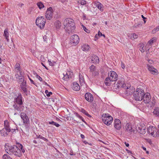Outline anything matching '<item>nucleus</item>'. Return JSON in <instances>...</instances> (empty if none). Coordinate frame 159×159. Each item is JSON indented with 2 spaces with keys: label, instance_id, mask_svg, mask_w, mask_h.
Segmentation results:
<instances>
[{
  "label": "nucleus",
  "instance_id": "nucleus-63",
  "mask_svg": "<svg viewBox=\"0 0 159 159\" xmlns=\"http://www.w3.org/2000/svg\"><path fill=\"white\" fill-rule=\"evenodd\" d=\"M148 62L151 64H152L153 62L152 60H150V59L148 60Z\"/></svg>",
  "mask_w": 159,
  "mask_h": 159
},
{
  "label": "nucleus",
  "instance_id": "nucleus-23",
  "mask_svg": "<svg viewBox=\"0 0 159 159\" xmlns=\"http://www.w3.org/2000/svg\"><path fill=\"white\" fill-rule=\"evenodd\" d=\"M91 60L93 63H98L99 62L98 57L96 55H94L92 57Z\"/></svg>",
  "mask_w": 159,
  "mask_h": 159
},
{
  "label": "nucleus",
  "instance_id": "nucleus-39",
  "mask_svg": "<svg viewBox=\"0 0 159 159\" xmlns=\"http://www.w3.org/2000/svg\"><path fill=\"white\" fill-rule=\"evenodd\" d=\"M18 79V80H17V81L19 84L21 82L23 81L24 80H25L24 77H19Z\"/></svg>",
  "mask_w": 159,
  "mask_h": 159
},
{
  "label": "nucleus",
  "instance_id": "nucleus-55",
  "mask_svg": "<svg viewBox=\"0 0 159 159\" xmlns=\"http://www.w3.org/2000/svg\"><path fill=\"white\" fill-rule=\"evenodd\" d=\"M52 94V92H48V93H47V96L48 97H50L51 95Z\"/></svg>",
  "mask_w": 159,
  "mask_h": 159
},
{
  "label": "nucleus",
  "instance_id": "nucleus-51",
  "mask_svg": "<svg viewBox=\"0 0 159 159\" xmlns=\"http://www.w3.org/2000/svg\"><path fill=\"white\" fill-rule=\"evenodd\" d=\"M28 77L31 83L36 85L35 83L33 80L29 77V75H28Z\"/></svg>",
  "mask_w": 159,
  "mask_h": 159
},
{
  "label": "nucleus",
  "instance_id": "nucleus-10",
  "mask_svg": "<svg viewBox=\"0 0 159 159\" xmlns=\"http://www.w3.org/2000/svg\"><path fill=\"white\" fill-rule=\"evenodd\" d=\"M117 75L115 71H111L110 73H109L108 77L113 82H115L117 80Z\"/></svg>",
  "mask_w": 159,
  "mask_h": 159
},
{
  "label": "nucleus",
  "instance_id": "nucleus-25",
  "mask_svg": "<svg viewBox=\"0 0 159 159\" xmlns=\"http://www.w3.org/2000/svg\"><path fill=\"white\" fill-rule=\"evenodd\" d=\"M3 36L5 37V38L7 42L9 41V33L8 31V29L6 28L4 32Z\"/></svg>",
  "mask_w": 159,
  "mask_h": 159
},
{
  "label": "nucleus",
  "instance_id": "nucleus-42",
  "mask_svg": "<svg viewBox=\"0 0 159 159\" xmlns=\"http://www.w3.org/2000/svg\"><path fill=\"white\" fill-rule=\"evenodd\" d=\"M82 28L83 30L87 33H89L90 32V31L88 30L86 27L84 25H82Z\"/></svg>",
  "mask_w": 159,
  "mask_h": 159
},
{
  "label": "nucleus",
  "instance_id": "nucleus-17",
  "mask_svg": "<svg viewBox=\"0 0 159 159\" xmlns=\"http://www.w3.org/2000/svg\"><path fill=\"white\" fill-rule=\"evenodd\" d=\"M114 121V127L116 129H120L121 128V125L120 120L118 119H115Z\"/></svg>",
  "mask_w": 159,
  "mask_h": 159
},
{
  "label": "nucleus",
  "instance_id": "nucleus-53",
  "mask_svg": "<svg viewBox=\"0 0 159 159\" xmlns=\"http://www.w3.org/2000/svg\"><path fill=\"white\" fill-rule=\"evenodd\" d=\"M132 35H133V37L134 39H136L138 37V35H136L135 33H133L132 34Z\"/></svg>",
  "mask_w": 159,
  "mask_h": 159
},
{
  "label": "nucleus",
  "instance_id": "nucleus-8",
  "mask_svg": "<svg viewBox=\"0 0 159 159\" xmlns=\"http://www.w3.org/2000/svg\"><path fill=\"white\" fill-rule=\"evenodd\" d=\"M15 110L19 111H23L25 109L23 103L20 104H14L13 106Z\"/></svg>",
  "mask_w": 159,
  "mask_h": 159
},
{
  "label": "nucleus",
  "instance_id": "nucleus-26",
  "mask_svg": "<svg viewBox=\"0 0 159 159\" xmlns=\"http://www.w3.org/2000/svg\"><path fill=\"white\" fill-rule=\"evenodd\" d=\"M152 126H150L149 128H148V134H151L154 137L155 135L154 134V130H152Z\"/></svg>",
  "mask_w": 159,
  "mask_h": 159
},
{
  "label": "nucleus",
  "instance_id": "nucleus-5",
  "mask_svg": "<svg viewBox=\"0 0 159 159\" xmlns=\"http://www.w3.org/2000/svg\"><path fill=\"white\" fill-rule=\"evenodd\" d=\"M46 20L43 16L38 17L36 20V24L41 29H43L46 23Z\"/></svg>",
  "mask_w": 159,
  "mask_h": 159
},
{
  "label": "nucleus",
  "instance_id": "nucleus-62",
  "mask_svg": "<svg viewBox=\"0 0 159 159\" xmlns=\"http://www.w3.org/2000/svg\"><path fill=\"white\" fill-rule=\"evenodd\" d=\"M15 76L16 77V79L17 80L18 78H19V77L18 73H16V74L15 75Z\"/></svg>",
  "mask_w": 159,
  "mask_h": 159
},
{
  "label": "nucleus",
  "instance_id": "nucleus-40",
  "mask_svg": "<svg viewBox=\"0 0 159 159\" xmlns=\"http://www.w3.org/2000/svg\"><path fill=\"white\" fill-rule=\"evenodd\" d=\"M15 71L17 73H18L22 71V70L21 69L20 67L18 68H15Z\"/></svg>",
  "mask_w": 159,
  "mask_h": 159
},
{
  "label": "nucleus",
  "instance_id": "nucleus-59",
  "mask_svg": "<svg viewBox=\"0 0 159 159\" xmlns=\"http://www.w3.org/2000/svg\"><path fill=\"white\" fill-rule=\"evenodd\" d=\"M125 150L126 151H127V152L128 153H131L132 154H133L132 152V151H131L129 150L128 149H125Z\"/></svg>",
  "mask_w": 159,
  "mask_h": 159
},
{
  "label": "nucleus",
  "instance_id": "nucleus-50",
  "mask_svg": "<svg viewBox=\"0 0 159 159\" xmlns=\"http://www.w3.org/2000/svg\"><path fill=\"white\" fill-rule=\"evenodd\" d=\"M95 68V66H94L93 65H92L90 67V71H91V72L93 71L94 70Z\"/></svg>",
  "mask_w": 159,
  "mask_h": 159
},
{
  "label": "nucleus",
  "instance_id": "nucleus-43",
  "mask_svg": "<svg viewBox=\"0 0 159 159\" xmlns=\"http://www.w3.org/2000/svg\"><path fill=\"white\" fill-rule=\"evenodd\" d=\"M144 46L143 45H141L140 48V50L142 52H143L145 51L144 49Z\"/></svg>",
  "mask_w": 159,
  "mask_h": 159
},
{
  "label": "nucleus",
  "instance_id": "nucleus-32",
  "mask_svg": "<svg viewBox=\"0 0 159 159\" xmlns=\"http://www.w3.org/2000/svg\"><path fill=\"white\" fill-rule=\"evenodd\" d=\"M80 111L89 117H91V116L88 113V112L84 109H82Z\"/></svg>",
  "mask_w": 159,
  "mask_h": 159
},
{
  "label": "nucleus",
  "instance_id": "nucleus-47",
  "mask_svg": "<svg viewBox=\"0 0 159 159\" xmlns=\"http://www.w3.org/2000/svg\"><path fill=\"white\" fill-rule=\"evenodd\" d=\"M26 87H20L22 89V90H23V91L25 93H27V90L26 88Z\"/></svg>",
  "mask_w": 159,
  "mask_h": 159
},
{
  "label": "nucleus",
  "instance_id": "nucleus-22",
  "mask_svg": "<svg viewBox=\"0 0 159 159\" xmlns=\"http://www.w3.org/2000/svg\"><path fill=\"white\" fill-rule=\"evenodd\" d=\"M112 82H113L108 77L106 78L104 80L105 84L107 86H110Z\"/></svg>",
  "mask_w": 159,
  "mask_h": 159
},
{
  "label": "nucleus",
  "instance_id": "nucleus-31",
  "mask_svg": "<svg viewBox=\"0 0 159 159\" xmlns=\"http://www.w3.org/2000/svg\"><path fill=\"white\" fill-rule=\"evenodd\" d=\"M55 25L57 29H59L61 26V22L59 20H57L55 22Z\"/></svg>",
  "mask_w": 159,
  "mask_h": 159
},
{
  "label": "nucleus",
  "instance_id": "nucleus-18",
  "mask_svg": "<svg viewBox=\"0 0 159 159\" xmlns=\"http://www.w3.org/2000/svg\"><path fill=\"white\" fill-rule=\"evenodd\" d=\"M118 85L120 86V88H125L126 87V84L125 83V80L123 78L119 79L117 83Z\"/></svg>",
  "mask_w": 159,
  "mask_h": 159
},
{
  "label": "nucleus",
  "instance_id": "nucleus-27",
  "mask_svg": "<svg viewBox=\"0 0 159 159\" xmlns=\"http://www.w3.org/2000/svg\"><path fill=\"white\" fill-rule=\"evenodd\" d=\"M16 144H17V145L18 146V148L20 150L21 153H22V152L23 153H24L25 152V149L24 148L23 146L19 143H16Z\"/></svg>",
  "mask_w": 159,
  "mask_h": 159
},
{
  "label": "nucleus",
  "instance_id": "nucleus-6",
  "mask_svg": "<svg viewBox=\"0 0 159 159\" xmlns=\"http://www.w3.org/2000/svg\"><path fill=\"white\" fill-rule=\"evenodd\" d=\"M136 129L137 131L141 134H144L146 132V127L144 124H140L137 125Z\"/></svg>",
  "mask_w": 159,
  "mask_h": 159
},
{
  "label": "nucleus",
  "instance_id": "nucleus-41",
  "mask_svg": "<svg viewBox=\"0 0 159 159\" xmlns=\"http://www.w3.org/2000/svg\"><path fill=\"white\" fill-rule=\"evenodd\" d=\"M48 61L49 62V64L50 66H54L56 63V62L55 61L52 62L49 60H48Z\"/></svg>",
  "mask_w": 159,
  "mask_h": 159
},
{
  "label": "nucleus",
  "instance_id": "nucleus-46",
  "mask_svg": "<svg viewBox=\"0 0 159 159\" xmlns=\"http://www.w3.org/2000/svg\"><path fill=\"white\" fill-rule=\"evenodd\" d=\"M40 139H42L43 140H44V141L48 142V140L46 138H44V137L42 136L41 135Z\"/></svg>",
  "mask_w": 159,
  "mask_h": 159
},
{
  "label": "nucleus",
  "instance_id": "nucleus-58",
  "mask_svg": "<svg viewBox=\"0 0 159 159\" xmlns=\"http://www.w3.org/2000/svg\"><path fill=\"white\" fill-rule=\"evenodd\" d=\"M61 2L62 3H65L68 2V0H61Z\"/></svg>",
  "mask_w": 159,
  "mask_h": 159
},
{
  "label": "nucleus",
  "instance_id": "nucleus-35",
  "mask_svg": "<svg viewBox=\"0 0 159 159\" xmlns=\"http://www.w3.org/2000/svg\"><path fill=\"white\" fill-rule=\"evenodd\" d=\"M156 41V40L155 39L153 38L152 39H151L150 40H149L148 42V44H149V45H151L152 44L155 42Z\"/></svg>",
  "mask_w": 159,
  "mask_h": 159
},
{
  "label": "nucleus",
  "instance_id": "nucleus-15",
  "mask_svg": "<svg viewBox=\"0 0 159 159\" xmlns=\"http://www.w3.org/2000/svg\"><path fill=\"white\" fill-rule=\"evenodd\" d=\"M84 96L85 99L89 102H91L93 101V97L91 93H87L85 94Z\"/></svg>",
  "mask_w": 159,
  "mask_h": 159
},
{
  "label": "nucleus",
  "instance_id": "nucleus-45",
  "mask_svg": "<svg viewBox=\"0 0 159 159\" xmlns=\"http://www.w3.org/2000/svg\"><path fill=\"white\" fill-rule=\"evenodd\" d=\"M64 75V77L63 78V79H64V80H65L66 78H69V75L67 74L66 73L65 75L64 74H63Z\"/></svg>",
  "mask_w": 159,
  "mask_h": 159
},
{
  "label": "nucleus",
  "instance_id": "nucleus-4",
  "mask_svg": "<svg viewBox=\"0 0 159 159\" xmlns=\"http://www.w3.org/2000/svg\"><path fill=\"white\" fill-rule=\"evenodd\" d=\"M102 119L103 122L107 125H110L113 120V118L108 113L103 114L102 116Z\"/></svg>",
  "mask_w": 159,
  "mask_h": 159
},
{
  "label": "nucleus",
  "instance_id": "nucleus-12",
  "mask_svg": "<svg viewBox=\"0 0 159 159\" xmlns=\"http://www.w3.org/2000/svg\"><path fill=\"white\" fill-rule=\"evenodd\" d=\"M20 117L23 120L24 123L26 124L29 123L30 120L28 117L25 113L23 112H21Z\"/></svg>",
  "mask_w": 159,
  "mask_h": 159
},
{
  "label": "nucleus",
  "instance_id": "nucleus-16",
  "mask_svg": "<svg viewBox=\"0 0 159 159\" xmlns=\"http://www.w3.org/2000/svg\"><path fill=\"white\" fill-rule=\"evenodd\" d=\"M111 88L113 91L117 93L119 92L120 89L121 88L120 86L118 85V84H116V82H115L114 84L112 85Z\"/></svg>",
  "mask_w": 159,
  "mask_h": 159
},
{
  "label": "nucleus",
  "instance_id": "nucleus-3",
  "mask_svg": "<svg viewBox=\"0 0 159 159\" xmlns=\"http://www.w3.org/2000/svg\"><path fill=\"white\" fill-rule=\"evenodd\" d=\"M144 92L141 89H137L136 91L134 93V98L137 101H140L142 100Z\"/></svg>",
  "mask_w": 159,
  "mask_h": 159
},
{
  "label": "nucleus",
  "instance_id": "nucleus-2",
  "mask_svg": "<svg viewBox=\"0 0 159 159\" xmlns=\"http://www.w3.org/2000/svg\"><path fill=\"white\" fill-rule=\"evenodd\" d=\"M63 24L65 29L69 34L74 31L75 27L73 20L70 18H67L64 20Z\"/></svg>",
  "mask_w": 159,
  "mask_h": 159
},
{
  "label": "nucleus",
  "instance_id": "nucleus-52",
  "mask_svg": "<svg viewBox=\"0 0 159 159\" xmlns=\"http://www.w3.org/2000/svg\"><path fill=\"white\" fill-rule=\"evenodd\" d=\"M86 2L85 1L82 0L81 1L80 4L82 5H84L86 4Z\"/></svg>",
  "mask_w": 159,
  "mask_h": 159
},
{
  "label": "nucleus",
  "instance_id": "nucleus-61",
  "mask_svg": "<svg viewBox=\"0 0 159 159\" xmlns=\"http://www.w3.org/2000/svg\"><path fill=\"white\" fill-rule=\"evenodd\" d=\"M121 67L123 69L125 68V64L123 63L122 62H121Z\"/></svg>",
  "mask_w": 159,
  "mask_h": 159
},
{
  "label": "nucleus",
  "instance_id": "nucleus-19",
  "mask_svg": "<svg viewBox=\"0 0 159 159\" xmlns=\"http://www.w3.org/2000/svg\"><path fill=\"white\" fill-rule=\"evenodd\" d=\"M125 129L127 132L129 133H131L132 131H134L132 129L131 125L129 123L126 124L125 126Z\"/></svg>",
  "mask_w": 159,
  "mask_h": 159
},
{
  "label": "nucleus",
  "instance_id": "nucleus-48",
  "mask_svg": "<svg viewBox=\"0 0 159 159\" xmlns=\"http://www.w3.org/2000/svg\"><path fill=\"white\" fill-rule=\"evenodd\" d=\"M19 77H24V73L23 72H22V71H21V72H19Z\"/></svg>",
  "mask_w": 159,
  "mask_h": 159
},
{
  "label": "nucleus",
  "instance_id": "nucleus-7",
  "mask_svg": "<svg viewBox=\"0 0 159 159\" xmlns=\"http://www.w3.org/2000/svg\"><path fill=\"white\" fill-rule=\"evenodd\" d=\"M80 39L76 34H75L71 37L70 42L73 43L72 45H76L79 43Z\"/></svg>",
  "mask_w": 159,
  "mask_h": 159
},
{
  "label": "nucleus",
  "instance_id": "nucleus-29",
  "mask_svg": "<svg viewBox=\"0 0 159 159\" xmlns=\"http://www.w3.org/2000/svg\"><path fill=\"white\" fill-rule=\"evenodd\" d=\"M153 113L156 116L159 117V108L156 107L154 109Z\"/></svg>",
  "mask_w": 159,
  "mask_h": 159
},
{
  "label": "nucleus",
  "instance_id": "nucleus-38",
  "mask_svg": "<svg viewBox=\"0 0 159 159\" xmlns=\"http://www.w3.org/2000/svg\"><path fill=\"white\" fill-rule=\"evenodd\" d=\"M142 25V24L141 23H136L134 24V27L135 28H138V27H140V26H141Z\"/></svg>",
  "mask_w": 159,
  "mask_h": 159
},
{
  "label": "nucleus",
  "instance_id": "nucleus-28",
  "mask_svg": "<svg viewBox=\"0 0 159 159\" xmlns=\"http://www.w3.org/2000/svg\"><path fill=\"white\" fill-rule=\"evenodd\" d=\"M0 132L2 136H5L8 135V132H7V130L5 129H2L0 131Z\"/></svg>",
  "mask_w": 159,
  "mask_h": 159
},
{
  "label": "nucleus",
  "instance_id": "nucleus-64",
  "mask_svg": "<svg viewBox=\"0 0 159 159\" xmlns=\"http://www.w3.org/2000/svg\"><path fill=\"white\" fill-rule=\"evenodd\" d=\"M43 39H44V41H45V42H46L47 40V37L46 36H45L44 37H43Z\"/></svg>",
  "mask_w": 159,
  "mask_h": 159
},
{
  "label": "nucleus",
  "instance_id": "nucleus-44",
  "mask_svg": "<svg viewBox=\"0 0 159 159\" xmlns=\"http://www.w3.org/2000/svg\"><path fill=\"white\" fill-rule=\"evenodd\" d=\"M36 76L37 77V78H38L40 81H42L43 80H42V78L39 75L37 74L36 73Z\"/></svg>",
  "mask_w": 159,
  "mask_h": 159
},
{
  "label": "nucleus",
  "instance_id": "nucleus-21",
  "mask_svg": "<svg viewBox=\"0 0 159 159\" xmlns=\"http://www.w3.org/2000/svg\"><path fill=\"white\" fill-rule=\"evenodd\" d=\"M4 129L7 130V132L8 133L10 132L11 130V129L10 128L9 125V122L7 121H5L4 123Z\"/></svg>",
  "mask_w": 159,
  "mask_h": 159
},
{
  "label": "nucleus",
  "instance_id": "nucleus-57",
  "mask_svg": "<svg viewBox=\"0 0 159 159\" xmlns=\"http://www.w3.org/2000/svg\"><path fill=\"white\" fill-rule=\"evenodd\" d=\"M102 34L101 32L99 31H98V36H99V37H100L102 36Z\"/></svg>",
  "mask_w": 159,
  "mask_h": 159
},
{
  "label": "nucleus",
  "instance_id": "nucleus-30",
  "mask_svg": "<svg viewBox=\"0 0 159 159\" xmlns=\"http://www.w3.org/2000/svg\"><path fill=\"white\" fill-rule=\"evenodd\" d=\"M90 48L89 46L86 44L82 46V49L84 51H88Z\"/></svg>",
  "mask_w": 159,
  "mask_h": 159
},
{
  "label": "nucleus",
  "instance_id": "nucleus-14",
  "mask_svg": "<svg viewBox=\"0 0 159 159\" xmlns=\"http://www.w3.org/2000/svg\"><path fill=\"white\" fill-rule=\"evenodd\" d=\"M14 104H20L23 103L22 101V98L20 93L18 94L17 97L14 98Z\"/></svg>",
  "mask_w": 159,
  "mask_h": 159
},
{
  "label": "nucleus",
  "instance_id": "nucleus-33",
  "mask_svg": "<svg viewBox=\"0 0 159 159\" xmlns=\"http://www.w3.org/2000/svg\"><path fill=\"white\" fill-rule=\"evenodd\" d=\"M39 8L40 9H41L44 7V5L41 2H38L37 4Z\"/></svg>",
  "mask_w": 159,
  "mask_h": 159
},
{
  "label": "nucleus",
  "instance_id": "nucleus-60",
  "mask_svg": "<svg viewBox=\"0 0 159 159\" xmlns=\"http://www.w3.org/2000/svg\"><path fill=\"white\" fill-rule=\"evenodd\" d=\"M75 114L77 117H78L79 118H80V117L81 116L77 112L75 113Z\"/></svg>",
  "mask_w": 159,
  "mask_h": 159
},
{
  "label": "nucleus",
  "instance_id": "nucleus-49",
  "mask_svg": "<svg viewBox=\"0 0 159 159\" xmlns=\"http://www.w3.org/2000/svg\"><path fill=\"white\" fill-rule=\"evenodd\" d=\"M79 81L80 83H83L84 81L83 77H80V75L79 77Z\"/></svg>",
  "mask_w": 159,
  "mask_h": 159
},
{
  "label": "nucleus",
  "instance_id": "nucleus-56",
  "mask_svg": "<svg viewBox=\"0 0 159 159\" xmlns=\"http://www.w3.org/2000/svg\"><path fill=\"white\" fill-rule=\"evenodd\" d=\"M19 67H20V64L19 63H17L15 66V68H18Z\"/></svg>",
  "mask_w": 159,
  "mask_h": 159
},
{
  "label": "nucleus",
  "instance_id": "nucleus-11",
  "mask_svg": "<svg viewBox=\"0 0 159 159\" xmlns=\"http://www.w3.org/2000/svg\"><path fill=\"white\" fill-rule=\"evenodd\" d=\"M151 98L150 94L149 93H144L142 100L145 103H148L150 101Z\"/></svg>",
  "mask_w": 159,
  "mask_h": 159
},
{
  "label": "nucleus",
  "instance_id": "nucleus-20",
  "mask_svg": "<svg viewBox=\"0 0 159 159\" xmlns=\"http://www.w3.org/2000/svg\"><path fill=\"white\" fill-rule=\"evenodd\" d=\"M72 89L75 91H78L80 89V87L79 84L76 82L73 83L72 86Z\"/></svg>",
  "mask_w": 159,
  "mask_h": 159
},
{
  "label": "nucleus",
  "instance_id": "nucleus-37",
  "mask_svg": "<svg viewBox=\"0 0 159 159\" xmlns=\"http://www.w3.org/2000/svg\"><path fill=\"white\" fill-rule=\"evenodd\" d=\"M3 159H12L9 155L7 154H4L3 156Z\"/></svg>",
  "mask_w": 159,
  "mask_h": 159
},
{
  "label": "nucleus",
  "instance_id": "nucleus-54",
  "mask_svg": "<svg viewBox=\"0 0 159 159\" xmlns=\"http://www.w3.org/2000/svg\"><path fill=\"white\" fill-rule=\"evenodd\" d=\"M141 16L142 18L143 19V20L144 21V23H145L146 22V21L145 20V19H147V18H146V17H145L143 15H141Z\"/></svg>",
  "mask_w": 159,
  "mask_h": 159
},
{
  "label": "nucleus",
  "instance_id": "nucleus-1",
  "mask_svg": "<svg viewBox=\"0 0 159 159\" xmlns=\"http://www.w3.org/2000/svg\"><path fill=\"white\" fill-rule=\"evenodd\" d=\"M5 149L6 152L10 155H14L19 157L22 156L20 150L18 148L17 144L12 145L9 143H6Z\"/></svg>",
  "mask_w": 159,
  "mask_h": 159
},
{
  "label": "nucleus",
  "instance_id": "nucleus-36",
  "mask_svg": "<svg viewBox=\"0 0 159 159\" xmlns=\"http://www.w3.org/2000/svg\"><path fill=\"white\" fill-rule=\"evenodd\" d=\"M21 84L20 85V87H25L26 86V82L25 80H24L23 81L21 82L20 83Z\"/></svg>",
  "mask_w": 159,
  "mask_h": 159
},
{
  "label": "nucleus",
  "instance_id": "nucleus-13",
  "mask_svg": "<svg viewBox=\"0 0 159 159\" xmlns=\"http://www.w3.org/2000/svg\"><path fill=\"white\" fill-rule=\"evenodd\" d=\"M149 71L151 72L152 74L153 75H156L158 74V70L152 66L148 64L147 65Z\"/></svg>",
  "mask_w": 159,
  "mask_h": 159
},
{
  "label": "nucleus",
  "instance_id": "nucleus-34",
  "mask_svg": "<svg viewBox=\"0 0 159 159\" xmlns=\"http://www.w3.org/2000/svg\"><path fill=\"white\" fill-rule=\"evenodd\" d=\"M49 124L50 125H53L56 126L57 127H58L60 126V125H59L57 123L53 121H52L51 122H49Z\"/></svg>",
  "mask_w": 159,
  "mask_h": 159
},
{
  "label": "nucleus",
  "instance_id": "nucleus-24",
  "mask_svg": "<svg viewBox=\"0 0 159 159\" xmlns=\"http://www.w3.org/2000/svg\"><path fill=\"white\" fill-rule=\"evenodd\" d=\"M96 5L101 11H103V6L101 3L97 2L96 3Z\"/></svg>",
  "mask_w": 159,
  "mask_h": 159
},
{
  "label": "nucleus",
  "instance_id": "nucleus-9",
  "mask_svg": "<svg viewBox=\"0 0 159 159\" xmlns=\"http://www.w3.org/2000/svg\"><path fill=\"white\" fill-rule=\"evenodd\" d=\"M53 9L52 7H50L47 9L45 13V16L47 20H50L52 18Z\"/></svg>",
  "mask_w": 159,
  "mask_h": 159
}]
</instances>
